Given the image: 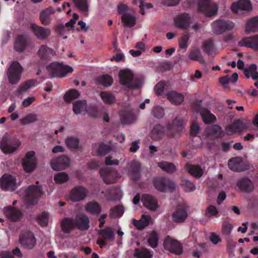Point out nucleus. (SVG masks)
<instances>
[{
	"mask_svg": "<svg viewBox=\"0 0 258 258\" xmlns=\"http://www.w3.org/2000/svg\"><path fill=\"white\" fill-rule=\"evenodd\" d=\"M47 70L51 75L52 78L64 77L67 74L71 73L73 72L72 67L68 65H63L62 63L54 61L48 65Z\"/></svg>",
	"mask_w": 258,
	"mask_h": 258,
	"instance_id": "nucleus-1",
	"label": "nucleus"
},
{
	"mask_svg": "<svg viewBox=\"0 0 258 258\" xmlns=\"http://www.w3.org/2000/svg\"><path fill=\"white\" fill-rule=\"evenodd\" d=\"M119 77L120 83L130 89H136L141 85V81L139 79L134 80V75L129 71H120Z\"/></svg>",
	"mask_w": 258,
	"mask_h": 258,
	"instance_id": "nucleus-2",
	"label": "nucleus"
},
{
	"mask_svg": "<svg viewBox=\"0 0 258 258\" xmlns=\"http://www.w3.org/2000/svg\"><path fill=\"white\" fill-rule=\"evenodd\" d=\"M163 247L166 250L177 255L182 254L183 252L182 244L177 240L173 239L169 236H167L164 239Z\"/></svg>",
	"mask_w": 258,
	"mask_h": 258,
	"instance_id": "nucleus-3",
	"label": "nucleus"
},
{
	"mask_svg": "<svg viewBox=\"0 0 258 258\" xmlns=\"http://www.w3.org/2000/svg\"><path fill=\"white\" fill-rule=\"evenodd\" d=\"M20 145L19 140L6 135L2 138L1 148L4 153L9 154L15 151Z\"/></svg>",
	"mask_w": 258,
	"mask_h": 258,
	"instance_id": "nucleus-4",
	"label": "nucleus"
},
{
	"mask_svg": "<svg viewBox=\"0 0 258 258\" xmlns=\"http://www.w3.org/2000/svg\"><path fill=\"white\" fill-rule=\"evenodd\" d=\"M153 183L155 188L161 192L172 191L175 187V183L165 177H156L154 178Z\"/></svg>",
	"mask_w": 258,
	"mask_h": 258,
	"instance_id": "nucleus-5",
	"label": "nucleus"
},
{
	"mask_svg": "<svg viewBox=\"0 0 258 258\" xmlns=\"http://www.w3.org/2000/svg\"><path fill=\"white\" fill-rule=\"evenodd\" d=\"M23 68L18 61H13L8 71V77L12 84H17L20 80Z\"/></svg>",
	"mask_w": 258,
	"mask_h": 258,
	"instance_id": "nucleus-6",
	"label": "nucleus"
},
{
	"mask_svg": "<svg viewBox=\"0 0 258 258\" xmlns=\"http://www.w3.org/2000/svg\"><path fill=\"white\" fill-rule=\"evenodd\" d=\"M98 234L101 238L97 240L96 243L100 248H103L106 244V241H113L115 238L114 231L110 227L99 230Z\"/></svg>",
	"mask_w": 258,
	"mask_h": 258,
	"instance_id": "nucleus-7",
	"label": "nucleus"
},
{
	"mask_svg": "<svg viewBox=\"0 0 258 258\" xmlns=\"http://www.w3.org/2000/svg\"><path fill=\"white\" fill-rule=\"evenodd\" d=\"M19 242L22 246L28 249L34 248L36 240L34 234L30 231H23L19 237Z\"/></svg>",
	"mask_w": 258,
	"mask_h": 258,
	"instance_id": "nucleus-8",
	"label": "nucleus"
},
{
	"mask_svg": "<svg viewBox=\"0 0 258 258\" xmlns=\"http://www.w3.org/2000/svg\"><path fill=\"white\" fill-rule=\"evenodd\" d=\"M230 170L235 172H242L249 169V165L243 160L241 157H236L230 159L228 163Z\"/></svg>",
	"mask_w": 258,
	"mask_h": 258,
	"instance_id": "nucleus-9",
	"label": "nucleus"
},
{
	"mask_svg": "<svg viewBox=\"0 0 258 258\" xmlns=\"http://www.w3.org/2000/svg\"><path fill=\"white\" fill-rule=\"evenodd\" d=\"M42 194L41 188L33 185H30L26 190V197L29 204L35 205L38 198Z\"/></svg>",
	"mask_w": 258,
	"mask_h": 258,
	"instance_id": "nucleus-10",
	"label": "nucleus"
},
{
	"mask_svg": "<svg viewBox=\"0 0 258 258\" xmlns=\"http://www.w3.org/2000/svg\"><path fill=\"white\" fill-rule=\"evenodd\" d=\"M234 27V24L230 21L219 19L213 24V31L218 35L223 33L226 31L232 30Z\"/></svg>",
	"mask_w": 258,
	"mask_h": 258,
	"instance_id": "nucleus-11",
	"label": "nucleus"
},
{
	"mask_svg": "<svg viewBox=\"0 0 258 258\" xmlns=\"http://www.w3.org/2000/svg\"><path fill=\"white\" fill-rule=\"evenodd\" d=\"M71 160L66 155H61L53 159L50 162L51 168L55 171H60L69 167Z\"/></svg>",
	"mask_w": 258,
	"mask_h": 258,
	"instance_id": "nucleus-12",
	"label": "nucleus"
},
{
	"mask_svg": "<svg viewBox=\"0 0 258 258\" xmlns=\"http://www.w3.org/2000/svg\"><path fill=\"white\" fill-rule=\"evenodd\" d=\"M34 151L28 152L25 157L22 160V166L24 170L30 173L33 171L36 166V159Z\"/></svg>",
	"mask_w": 258,
	"mask_h": 258,
	"instance_id": "nucleus-13",
	"label": "nucleus"
},
{
	"mask_svg": "<svg viewBox=\"0 0 258 258\" xmlns=\"http://www.w3.org/2000/svg\"><path fill=\"white\" fill-rule=\"evenodd\" d=\"M168 134L173 138L176 134L181 132L183 128V119L179 116H177L171 123L167 124Z\"/></svg>",
	"mask_w": 258,
	"mask_h": 258,
	"instance_id": "nucleus-14",
	"label": "nucleus"
},
{
	"mask_svg": "<svg viewBox=\"0 0 258 258\" xmlns=\"http://www.w3.org/2000/svg\"><path fill=\"white\" fill-rule=\"evenodd\" d=\"M16 180L12 175L5 174L0 179V184L5 190L13 191L16 188Z\"/></svg>",
	"mask_w": 258,
	"mask_h": 258,
	"instance_id": "nucleus-15",
	"label": "nucleus"
},
{
	"mask_svg": "<svg viewBox=\"0 0 258 258\" xmlns=\"http://www.w3.org/2000/svg\"><path fill=\"white\" fill-rule=\"evenodd\" d=\"M252 8V5L249 0H238L233 3L231 6V11L234 13H238L241 11L248 12L250 11Z\"/></svg>",
	"mask_w": 258,
	"mask_h": 258,
	"instance_id": "nucleus-16",
	"label": "nucleus"
},
{
	"mask_svg": "<svg viewBox=\"0 0 258 258\" xmlns=\"http://www.w3.org/2000/svg\"><path fill=\"white\" fill-rule=\"evenodd\" d=\"M191 19L187 13H181L174 19L175 26L180 29H187L191 23Z\"/></svg>",
	"mask_w": 258,
	"mask_h": 258,
	"instance_id": "nucleus-17",
	"label": "nucleus"
},
{
	"mask_svg": "<svg viewBox=\"0 0 258 258\" xmlns=\"http://www.w3.org/2000/svg\"><path fill=\"white\" fill-rule=\"evenodd\" d=\"M88 194L87 189L82 186H77L71 191L70 198L73 202H78L85 199Z\"/></svg>",
	"mask_w": 258,
	"mask_h": 258,
	"instance_id": "nucleus-18",
	"label": "nucleus"
},
{
	"mask_svg": "<svg viewBox=\"0 0 258 258\" xmlns=\"http://www.w3.org/2000/svg\"><path fill=\"white\" fill-rule=\"evenodd\" d=\"M4 213L6 217L12 222L20 221L23 216V213L20 210L12 206L5 207Z\"/></svg>",
	"mask_w": 258,
	"mask_h": 258,
	"instance_id": "nucleus-19",
	"label": "nucleus"
},
{
	"mask_svg": "<svg viewBox=\"0 0 258 258\" xmlns=\"http://www.w3.org/2000/svg\"><path fill=\"white\" fill-rule=\"evenodd\" d=\"M100 174L103 181L108 184L114 183L118 176V173L116 171L108 169L100 170Z\"/></svg>",
	"mask_w": 258,
	"mask_h": 258,
	"instance_id": "nucleus-20",
	"label": "nucleus"
},
{
	"mask_svg": "<svg viewBox=\"0 0 258 258\" xmlns=\"http://www.w3.org/2000/svg\"><path fill=\"white\" fill-rule=\"evenodd\" d=\"M30 28L36 37L40 40L45 39L50 34L49 29L38 26L35 24H31Z\"/></svg>",
	"mask_w": 258,
	"mask_h": 258,
	"instance_id": "nucleus-21",
	"label": "nucleus"
},
{
	"mask_svg": "<svg viewBox=\"0 0 258 258\" xmlns=\"http://www.w3.org/2000/svg\"><path fill=\"white\" fill-rule=\"evenodd\" d=\"M237 185L240 190L243 192L249 193L252 191L254 189L252 181L247 177L239 179L237 181Z\"/></svg>",
	"mask_w": 258,
	"mask_h": 258,
	"instance_id": "nucleus-22",
	"label": "nucleus"
},
{
	"mask_svg": "<svg viewBox=\"0 0 258 258\" xmlns=\"http://www.w3.org/2000/svg\"><path fill=\"white\" fill-rule=\"evenodd\" d=\"M55 55V52L54 50L46 45H42L38 51V55L40 59L42 61H47Z\"/></svg>",
	"mask_w": 258,
	"mask_h": 258,
	"instance_id": "nucleus-23",
	"label": "nucleus"
},
{
	"mask_svg": "<svg viewBox=\"0 0 258 258\" xmlns=\"http://www.w3.org/2000/svg\"><path fill=\"white\" fill-rule=\"evenodd\" d=\"M75 221V227L79 229L84 231L87 230L90 227V221L88 217L84 214L76 216Z\"/></svg>",
	"mask_w": 258,
	"mask_h": 258,
	"instance_id": "nucleus-24",
	"label": "nucleus"
},
{
	"mask_svg": "<svg viewBox=\"0 0 258 258\" xmlns=\"http://www.w3.org/2000/svg\"><path fill=\"white\" fill-rule=\"evenodd\" d=\"M141 200L143 205L151 211H155L158 207L157 200L151 195H143Z\"/></svg>",
	"mask_w": 258,
	"mask_h": 258,
	"instance_id": "nucleus-25",
	"label": "nucleus"
},
{
	"mask_svg": "<svg viewBox=\"0 0 258 258\" xmlns=\"http://www.w3.org/2000/svg\"><path fill=\"white\" fill-rule=\"evenodd\" d=\"M119 116L121 123L130 124L135 122V116L133 112L128 109H122L120 111Z\"/></svg>",
	"mask_w": 258,
	"mask_h": 258,
	"instance_id": "nucleus-26",
	"label": "nucleus"
},
{
	"mask_svg": "<svg viewBox=\"0 0 258 258\" xmlns=\"http://www.w3.org/2000/svg\"><path fill=\"white\" fill-rule=\"evenodd\" d=\"M55 12V10L52 7H49L48 8L42 10L40 13V21L41 23L44 26H47L49 25L51 21L50 16Z\"/></svg>",
	"mask_w": 258,
	"mask_h": 258,
	"instance_id": "nucleus-27",
	"label": "nucleus"
},
{
	"mask_svg": "<svg viewBox=\"0 0 258 258\" xmlns=\"http://www.w3.org/2000/svg\"><path fill=\"white\" fill-rule=\"evenodd\" d=\"M187 216V209L182 206L177 207L172 214V219L175 222L180 223L184 221Z\"/></svg>",
	"mask_w": 258,
	"mask_h": 258,
	"instance_id": "nucleus-28",
	"label": "nucleus"
},
{
	"mask_svg": "<svg viewBox=\"0 0 258 258\" xmlns=\"http://www.w3.org/2000/svg\"><path fill=\"white\" fill-rule=\"evenodd\" d=\"M240 44L241 46L258 50V36L243 38L240 41Z\"/></svg>",
	"mask_w": 258,
	"mask_h": 258,
	"instance_id": "nucleus-29",
	"label": "nucleus"
},
{
	"mask_svg": "<svg viewBox=\"0 0 258 258\" xmlns=\"http://www.w3.org/2000/svg\"><path fill=\"white\" fill-rule=\"evenodd\" d=\"M141 165L137 161H133L131 162L129 171L133 180L136 181L140 176V169Z\"/></svg>",
	"mask_w": 258,
	"mask_h": 258,
	"instance_id": "nucleus-30",
	"label": "nucleus"
},
{
	"mask_svg": "<svg viewBox=\"0 0 258 258\" xmlns=\"http://www.w3.org/2000/svg\"><path fill=\"white\" fill-rule=\"evenodd\" d=\"M185 169L190 174L197 178H200L203 174V170L198 165L186 164Z\"/></svg>",
	"mask_w": 258,
	"mask_h": 258,
	"instance_id": "nucleus-31",
	"label": "nucleus"
},
{
	"mask_svg": "<svg viewBox=\"0 0 258 258\" xmlns=\"http://www.w3.org/2000/svg\"><path fill=\"white\" fill-rule=\"evenodd\" d=\"M167 97L172 104L175 105L181 104L184 99V97L182 94L174 91L167 93Z\"/></svg>",
	"mask_w": 258,
	"mask_h": 258,
	"instance_id": "nucleus-32",
	"label": "nucleus"
},
{
	"mask_svg": "<svg viewBox=\"0 0 258 258\" xmlns=\"http://www.w3.org/2000/svg\"><path fill=\"white\" fill-rule=\"evenodd\" d=\"M164 134V126L160 124H156L151 131V137L154 140H159L163 137Z\"/></svg>",
	"mask_w": 258,
	"mask_h": 258,
	"instance_id": "nucleus-33",
	"label": "nucleus"
},
{
	"mask_svg": "<svg viewBox=\"0 0 258 258\" xmlns=\"http://www.w3.org/2000/svg\"><path fill=\"white\" fill-rule=\"evenodd\" d=\"M75 221L72 218H65L61 223L62 230L65 233H70L75 227Z\"/></svg>",
	"mask_w": 258,
	"mask_h": 258,
	"instance_id": "nucleus-34",
	"label": "nucleus"
},
{
	"mask_svg": "<svg viewBox=\"0 0 258 258\" xmlns=\"http://www.w3.org/2000/svg\"><path fill=\"white\" fill-rule=\"evenodd\" d=\"M65 144L72 151H76L79 148L80 140L77 137H68L65 140Z\"/></svg>",
	"mask_w": 258,
	"mask_h": 258,
	"instance_id": "nucleus-35",
	"label": "nucleus"
},
{
	"mask_svg": "<svg viewBox=\"0 0 258 258\" xmlns=\"http://www.w3.org/2000/svg\"><path fill=\"white\" fill-rule=\"evenodd\" d=\"M28 45L27 40L23 35H19L16 40L14 48L18 52L23 51Z\"/></svg>",
	"mask_w": 258,
	"mask_h": 258,
	"instance_id": "nucleus-36",
	"label": "nucleus"
},
{
	"mask_svg": "<svg viewBox=\"0 0 258 258\" xmlns=\"http://www.w3.org/2000/svg\"><path fill=\"white\" fill-rule=\"evenodd\" d=\"M157 165L163 171L168 173H173L177 170L175 165L173 163L167 161L159 162L157 163Z\"/></svg>",
	"mask_w": 258,
	"mask_h": 258,
	"instance_id": "nucleus-37",
	"label": "nucleus"
},
{
	"mask_svg": "<svg viewBox=\"0 0 258 258\" xmlns=\"http://www.w3.org/2000/svg\"><path fill=\"white\" fill-rule=\"evenodd\" d=\"M150 220L151 217L149 216L143 215L141 220H134L133 223L137 229L141 230L149 225Z\"/></svg>",
	"mask_w": 258,
	"mask_h": 258,
	"instance_id": "nucleus-38",
	"label": "nucleus"
},
{
	"mask_svg": "<svg viewBox=\"0 0 258 258\" xmlns=\"http://www.w3.org/2000/svg\"><path fill=\"white\" fill-rule=\"evenodd\" d=\"M198 10L210 17V0H198Z\"/></svg>",
	"mask_w": 258,
	"mask_h": 258,
	"instance_id": "nucleus-39",
	"label": "nucleus"
},
{
	"mask_svg": "<svg viewBox=\"0 0 258 258\" xmlns=\"http://www.w3.org/2000/svg\"><path fill=\"white\" fill-rule=\"evenodd\" d=\"M153 255V251L147 248L135 249L134 256L137 258H152Z\"/></svg>",
	"mask_w": 258,
	"mask_h": 258,
	"instance_id": "nucleus-40",
	"label": "nucleus"
},
{
	"mask_svg": "<svg viewBox=\"0 0 258 258\" xmlns=\"http://www.w3.org/2000/svg\"><path fill=\"white\" fill-rule=\"evenodd\" d=\"M113 79L108 75H103L98 77L96 79V83L98 85H102L105 87H108L112 85Z\"/></svg>",
	"mask_w": 258,
	"mask_h": 258,
	"instance_id": "nucleus-41",
	"label": "nucleus"
},
{
	"mask_svg": "<svg viewBox=\"0 0 258 258\" xmlns=\"http://www.w3.org/2000/svg\"><path fill=\"white\" fill-rule=\"evenodd\" d=\"M86 210L92 214H98L101 212V207L98 203L91 202L86 205Z\"/></svg>",
	"mask_w": 258,
	"mask_h": 258,
	"instance_id": "nucleus-42",
	"label": "nucleus"
},
{
	"mask_svg": "<svg viewBox=\"0 0 258 258\" xmlns=\"http://www.w3.org/2000/svg\"><path fill=\"white\" fill-rule=\"evenodd\" d=\"M258 31V17L249 19L247 22L246 31L255 32Z\"/></svg>",
	"mask_w": 258,
	"mask_h": 258,
	"instance_id": "nucleus-43",
	"label": "nucleus"
},
{
	"mask_svg": "<svg viewBox=\"0 0 258 258\" xmlns=\"http://www.w3.org/2000/svg\"><path fill=\"white\" fill-rule=\"evenodd\" d=\"M121 20L125 27H132L136 24V19L130 14L123 13L121 16Z\"/></svg>",
	"mask_w": 258,
	"mask_h": 258,
	"instance_id": "nucleus-44",
	"label": "nucleus"
},
{
	"mask_svg": "<svg viewBox=\"0 0 258 258\" xmlns=\"http://www.w3.org/2000/svg\"><path fill=\"white\" fill-rule=\"evenodd\" d=\"M87 102L85 100H80L73 103V110L76 114H80L81 111L86 109Z\"/></svg>",
	"mask_w": 258,
	"mask_h": 258,
	"instance_id": "nucleus-45",
	"label": "nucleus"
},
{
	"mask_svg": "<svg viewBox=\"0 0 258 258\" xmlns=\"http://www.w3.org/2000/svg\"><path fill=\"white\" fill-rule=\"evenodd\" d=\"M100 95L102 100L105 104H111L115 101V96L111 92L102 91L100 93Z\"/></svg>",
	"mask_w": 258,
	"mask_h": 258,
	"instance_id": "nucleus-46",
	"label": "nucleus"
},
{
	"mask_svg": "<svg viewBox=\"0 0 258 258\" xmlns=\"http://www.w3.org/2000/svg\"><path fill=\"white\" fill-rule=\"evenodd\" d=\"M244 128V125L243 122L241 120L238 119L234 121L231 125L228 126L226 127V130L232 133H236L242 129H243Z\"/></svg>",
	"mask_w": 258,
	"mask_h": 258,
	"instance_id": "nucleus-47",
	"label": "nucleus"
},
{
	"mask_svg": "<svg viewBox=\"0 0 258 258\" xmlns=\"http://www.w3.org/2000/svg\"><path fill=\"white\" fill-rule=\"evenodd\" d=\"M80 96V93L76 89H71L68 91L64 96V100L67 103H70Z\"/></svg>",
	"mask_w": 258,
	"mask_h": 258,
	"instance_id": "nucleus-48",
	"label": "nucleus"
},
{
	"mask_svg": "<svg viewBox=\"0 0 258 258\" xmlns=\"http://www.w3.org/2000/svg\"><path fill=\"white\" fill-rule=\"evenodd\" d=\"M37 115L33 113H29L20 119V123L22 125H25L33 123L37 120Z\"/></svg>",
	"mask_w": 258,
	"mask_h": 258,
	"instance_id": "nucleus-49",
	"label": "nucleus"
},
{
	"mask_svg": "<svg viewBox=\"0 0 258 258\" xmlns=\"http://www.w3.org/2000/svg\"><path fill=\"white\" fill-rule=\"evenodd\" d=\"M159 236L158 233L154 230L152 231L148 239V243H149V245L152 248H155L157 246Z\"/></svg>",
	"mask_w": 258,
	"mask_h": 258,
	"instance_id": "nucleus-50",
	"label": "nucleus"
},
{
	"mask_svg": "<svg viewBox=\"0 0 258 258\" xmlns=\"http://www.w3.org/2000/svg\"><path fill=\"white\" fill-rule=\"evenodd\" d=\"M188 57L190 59L199 61L202 64L205 63V59L201 55L199 49H196L191 51Z\"/></svg>",
	"mask_w": 258,
	"mask_h": 258,
	"instance_id": "nucleus-51",
	"label": "nucleus"
},
{
	"mask_svg": "<svg viewBox=\"0 0 258 258\" xmlns=\"http://www.w3.org/2000/svg\"><path fill=\"white\" fill-rule=\"evenodd\" d=\"M108 193L110 199L115 200L120 196L121 190L118 187L112 186L108 188Z\"/></svg>",
	"mask_w": 258,
	"mask_h": 258,
	"instance_id": "nucleus-52",
	"label": "nucleus"
},
{
	"mask_svg": "<svg viewBox=\"0 0 258 258\" xmlns=\"http://www.w3.org/2000/svg\"><path fill=\"white\" fill-rule=\"evenodd\" d=\"M197 111L201 115L203 122L206 124L210 123V110L204 107H199Z\"/></svg>",
	"mask_w": 258,
	"mask_h": 258,
	"instance_id": "nucleus-53",
	"label": "nucleus"
},
{
	"mask_svg": "<svg viewBox=\"0 0 258 258\" xmlns=\"http://www.w3.org/2000/svg\"><path fill=\"white\" fill-rule=\"evenodd\" d=\"M75 6L83 12H87L89 10L87 0H73Z\"/></svg>",
	"mask_w": 258,
	"mask_h": 258,
	"instance_id": "nucleus-54",
	"label": "nucleus"
},
{
	"mask_svg": "<svg viewBox=\"0 0 258 258\" xmlns=\"http://www.w3.org/2000/svg\"><path fill=\"white\" fill-rule=\"evenodd\" d=\"M37 81L35 80H28L23 83L19 88L18 92L19 93L26 91L30 87L34 86Z\"/></svg>",
	"mask_w": 258,
	"mask_h": 258,
	"instance_id": "nucleus-55",
	"label": "nucleus"
},
{
	"mask_svg": "<svg viewBox=\"0 0 258 258\" xmlns=\"http://www.w3.org/2000/svg\"><path fill=\"white\" fill-rule=\"evenodd\" d=\"M111 147L103 143H100L97 149V153L99 155L104 156L108 153L111 150Z\"/></svg>",
	"mask_w": 258,
	"mask_h": 258,
	"instance_id": "nucleus-56",
	"label": "nucleus"
},
{
	"mask_svg": "<svg viewBox=\"0 0 258 258\" xmlns=\"http://www.w3.org/2000/svg\"><path fill=\"white\" fill-rule=\"evenodd\" d=\"M69 179V176L64 172H60L56 174L54 177V181L57 183H62Z\"/></svg>",
	"mask_w": 258,
	"mask_h": 258,
	"instance_id": "nucleus-57",
	"label": "nucleus"
},
{
	"mask_svg": "<svg viewBox=\"0 0 258 258\" xmlns=\"http://www.w3.org/2000/svg\"><path fill=\"white\" fill-rule=\"evenodd\" d=\"M48 214L43 212L38 216L37 221L41 226H46L48 224Z\"/></svg>",
	"mask_w": 258,
	"mask_h": 258,
	"instance_id": "nucleus-58",
	"label": "nucleus"
},
{
	"mask_svg": "<svg viewBox=\"0 0 258 258\" xmlns=\"http://www.w3.org/2000/svg\"><path fill=\"white\" fill-rule=\"evenodd\" d=\"M152 115L156 118H161L163 117L165 112L164 109L159 106H155L152 111Z\"/></svg>",
	"mask_w": 258,
	"mask_h": 258,
	"instance_id": "nucleus-59",
	"label": "nucleus"
},
{
	"mask_svg": "<svg viewBox=\"0 0 258 258\" xmlns=\"http://www.w3.org/2000/svg\"><path fill=\"white\" fill-rule=\"evenodd\" d=\"M233 228V225L228 221H224L222 226V232L223 234L225 235H230Z\"/></svg>",
	"mask_w": 258,
	"mask_h": 258,
	"instance_id": "nucleus-60",
	"label": "nucleus"
},
{
	"mask_svg": "<svg viewBox=\"0 0 258 258\" xmlns=\"http://www.w3.org/2000/svg\"><path fill=\"white\" fill-rule=\"evenodd\" d=\"M181 186L186 192H190L196 189L195 185L191 181L188 180H183Z\"/></svg>",
	"mask_w": 258,
	"mask_h": 258,
	"instance_id": "nucleus-61",
	"label": "nucleus"
},
{
	"mask_svg": "<svg viewBox=\"0 0 258 258\" xmlns=\"http://www.w3.org/2000/svg\"><path fill=\"white\" fill-rule=\"evenodd\" d=\"M211 133L215 134L218 138L222 137L224 135V133L222 131L221 127L218 125L211 126Z\"/></svg>",
	"mask_w": 258,
	"mask_h": 258,
	"instance_id": "nucleus-62",
	"label": "nucleus"
},
{
	"mask_svg": "<svg viewBox=\"0 0 258 258\" xmlns=\"http://www.w3.org/2000/svg\"><path fill=\"white\" fill-rule=\"evenodd\" d=\"M189 40L188 34H185L181 36L179 41V46L181 49H186L188 47L187 41Z\"/></svg>",
	"mask_w": 258,
	"mask_h": 258,
	"instance_id": "nucleus-63",
	"label": "nucleus"
},
{
	"mask_svg": "<svg viewBox=\"0 0 258 258\" xmlns=\"http://www.w3.org/2000/svg\"><path fill=\"white\" fill-rule=\"evenodd\" d=\"M111 212L119 217L122 216L124 213V208L121 205H117L110 209Z\"/></svg>",
	"mask_w": 258,
	"mask_h": 258,
	"instance_id": "nucleus-64",
	"label": "nucleus"
}]
</instances>
